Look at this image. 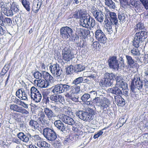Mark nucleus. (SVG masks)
I'll list each match as a JSON object with an SVG mask.
<instances>
[{"instance_id": "nucleus-16", "label": "nucleus", "mask_w": 148, "mask_h": 148, "mask_svg": "<svg viewBox=\"0 0 148 148\" xmlns=\"http://www.w3.org/2000/svg\"><path fill=\"white\" fill-rule=\"evenodd\" d=\"M95 19L98 22L101 23L104 21L105 16L103 12L101 10H98V11L96 12L93 15Z\"/></svg>"}, {"instance_id": "nucleus-42", "label": "nucleus", "mask_w": 148, "mask_h": 148, "mask_svg": "<svg viewBox=\"0 0 148 148\" xmlns=\"http://www.w3.org/2000/svg\"><path fill=\"white\" fill-rule=\"evenodd\" d=\"M21 2L27 11L29 12L30 10V4L29 2L27 0H21Z\"/></svg>"}, {"instance_id": "nucleus-40", "label": "nucleus", "mask_w": 148, "mask_h": 148, "mask_svg": "<svg viewBox=\"0 0 148 148\" xmlns=\"http://www.w3.org/2000/svg\"><path fill=\"white\" fill-rule=\"evenodd\" d=\"M75 72L76 73L80 72L84 70L85 66L81 64H77L74 66Z\"/></svg>"}, {"instance_id": "nucleus-6", "label": "nucleus", "mask_w": 148, "mask_h": 148, "mask_svg": "<svg viewBox=\"0 0 148 148\" xmlns=\"http://www.w3.org/2000/svg\"><path fill=\"white\" fill-rule=\"evenodd\" d=\"M75 114L80 119L85 121L90 122L93 119L92 114L86 111L79 110L76 112Z\"/></svg>"}, {"instance_id": "nucleus-22", "label": "nucleus", "mask_w": 148, "mask_h": 148, "mask_svg": "<svg viewBox=\"0 0 148 148\" xmlns=\"http://www.w3.org/2000/svg\"><path fill=\"white\" fill-rule=\"evenodd\" d=\"M62 84L56 85L52 90V92L56 94L63 93Z\"/></svg>"}, {"instance_id": "nucleus-48", "label": "nucleus", "mask_w": 148, "mask_h": 148, "mask_svg": "<svg viewBox=\"0 0 148 148\" xmlns=\"http://www.w3.org/2000/svg\"><path fill=\"white\" fill-rule=\"evenodd\" d=\"M85 14H84L83 12L78 10L75 12V14L73 15V17L75 18L78 19L82 17Z\"/></svg>"}, {"instance_id": "nucleus-1", "label": "nucleus", "mask_w": 148, "mask_h": 148, "mask_svg": "<svg viewBox=\"0 0 148 148\" xmlns=\"http://www.w3.org/2000/svg\"><path fill=\"white\" fill-rule=\"evenodd\" d=\"M80 25L86 28L89 27L90 30L96 28V23L94 19L89 15L85 16V14L82 16L81 19Z\"/></svg>"}, {"instance_id": "nucleus-53", "label": "nucleus", "mask_w": 148, "mask_h": 148, "mask_svg": "<svg viewBox=\"0 0 148 148\" xmlns=\"http://www.w3.org/2000/svg\"><path fill=\"white\" fill-rule=\"evenodd\" d=\"M33 75L35 78L39 80H41L42 77V73L38 71L33 73Z\"/></svg>"}, {"instance_id": "nucleus-58", "label": "nucleus", "mask_w": 148, "mask_h": 148, "mask_svg": "<svg viewBox=\"0 0 148 148\" xmlns=\"http://www.w3.org/2000/svg\"><path fill=\"white\" fill-rule=\"evenodd\" d=\"M63 143L64 145H69L72 143V141L70 138H66L63 140Z\"/></svg>"}, {"instance_id": "nucleus-55", "label": "nucleus", "mask_w": 148, "mask_h": 148, "mask_svg": "<svg viewBox=\"0 0 148 148\" xmlns=\"http://www.w3.org/2000/svg\"><path fill=\"white\" fill-rule=\"evenodd\" d=\"M78 46L80 47L83 48L86 45V43L85 40L83 39H81L79 42L77 44Z\"/></svg>"}, {"instance_id": "nucleus-31", "label": "nucleus", "mask_w": 148, "mask_h": 148, "mask_svg": "<svg viewBox=\"0 0 148 148\" xmlns=\"http://www.w3.org/2000/svg\"><path fill=\"white\" fill-rule=\"evenodd\" d=\"M105 3L110 9H114L116 8L115 4L112 0H105Z\"/></svg>"}, {"instance_id": "nucleus-17", "label": "nucleus", "mask_w": 148, "mask_h": 148, "mask_svg": "<svg viewBox=\"0 0 148 148\" xmlns=\"http://www.w3.org/2000/svg\"><path fill=\"white\" fill-rule=\"evenodd\" d=\"M44 112L49 120L57 116L56 114L49 108H44Z\"/></svg>"}, {"instance_id": "nucleus-12", "label": "nucleus", "mask_w": 148, "mask_h": 148, "mask_svg": "<svg viewBox=\"0 0 148 148\" xmlns=\"http://www.w3.org/2000/svg\"><path fill=\"white\" fill-rule=\"evenodd\" d=\"M106 13L105 14V16L108 18H110L112 21H113L114 24L117 25L118 24V20L117 18L116 14L114 12H112L107 9H106Z\"/></svg>"}, {"instance_id": "nucleus-23", "label": "nucleus", "mask_w": 148, "mask_h": 148, "mask_svg": "<svg viewBox=\"0 0 148 148\" xmlns=\"http://www.w3.org/2000/svg\"><path fill=\"white\" fill-rule=\"evenodd\" d=\"M100 106L104 110H108V108L110 104V101L107 98H104L102 99Z\"/></svg>"}, {"instance_id": "nucleus-54", "label": "nucleus", "mask_w": 148, "mask_h": 148, "mask_svg": "<svg viewBox=\"0 0 148 148\" xmlns=\"http://www.w3.org/2000/svg\"><path fill=\"white\" fill-rule=\"evenodd\" d=\"M68 83L66 84H62L63 92H66L70 90L71 89V86L68 84Z\"/></svg>"}, {"instance_id": "nucleus-35", "label": "nucleus", "mask_w": 148, "mask_h": 148, "mask_svg": "<svg viewBox=\"0 0 148 148\" xmlns=\"http://www.w3.org/2000/svg\"><path fill=\"white\" fill-rule=\"evenodd\" d=\"M42 98V96L40 91L34 95L33 97H31L32 99L37 103L40 102L41 99Z\"/></svg>"}, {"instance_id": "nucleus-32", "label": "nucleus", "mask_w": 148, "mask_h": 148, "mask_svg": "<svg viewBox=\"0 0 148 148\" xmlns=\"http://www.w3.org/2000/svg\"><path fill=\"white\" fill-rule=\"evenodd\" d=\"M121 78L122 77L120 75L117 76L115 78L116 81V85L120 88H122L123 86L125 85V83L122 81Z\"/></svg>"}, {"instance_id": "nucleus-2", "label": "nucleus", "mask_w": 148, "mask_h": 148, "mask_svg": "<svg viewBox=\"0 0 148 148\" xmlns=\"http://www.w3.org/2000/svg\"><path fill=\"white\" fill-rule=\"evenodd\" d=\"M80 91V88L79 86H73V88H72L70 91L65 94V96L75 102H78L79 101V98L78 94Z\"/></svg>"}, {"instance_id": "nucleus-43", "label": "nucleus", "mask_w": 148, "mask_h": 148, "mask_svg": "<svg viewBox=\"0 0 148 148\" xmlns=\"http://www.w3.org/2000/svg\"><path fill=\"white\" fill-rule=\"evenodd\" d=\"M105 25L107 27H112L114 23L110 18L106 17L104 21Z\"/></svg>"}, {"instance_id": "nucleus-50", "label": "nucleus", "mask_w": 148, "mask_h": 148, "mask_svg": "<svg viewBox=\"0 0 148 148\" xmlns=\"http://www.w3.org/2000/svg\"><path fill=\"white\" fill-rule=\"evenodd\" d=\"M39 91L35 87L33 86L31 87L30 89V96L31 97H33L34 95L38 93Z\"/></svg>"}, {"instance_id": "nucleus-60", "label": "nucleus", "mask_w": 148, "mask_h": 148, "mask_svg": "<svg viewBox=\"0 0 148 148\" xmlns=\"http://www.w3.org/2000/svg\"><path fill=\"white\" fill-rule=\"evenodd\" d=\"M13 119L16 121H19L20 119L19 118L20 114L19 113H14L12 115Z\"/></svg>"}, {"instance_id": "nucleus-28", "label": "nucleus", "mask_w": 148, "mask_h": 148, "mask_svg": "<svg viewBox=\"0 0 148 148\" xmlns=\"http://www.w3.org/2000/svg\"><path fill=\"white\" fill-rule=\"evenodd\" d=\"M126 58L127 64L133 68L135 66L136 63L131 56L129 55H126Z\"/></svg>"}, {"instance_id": "nucleus-49", "label": "nucleus", "mask_w": 148, "mask_h": 148, "mask_svg": "<svg viewBox=\"0 0 148 148\" xmlns=\"http://www.w3.org/2000/svg\"><path fill=\"white\" fill-rule=\"evenodd\" d=\"M142 42L143 41L141 40H138L134 38V40L133 41V45L135 47L138 48L139 47L140 45Z\"/></svg>"}, {"instance_id": "nucleus-5", "label": "nucleus", "mask_w": 148, "mask_h": 148, "mask_svg": "<svg viewBox=\"0 0 148 148\" xmlns=\"http://www.w3.org/2000/svg\"><path fill=\"white\" fill-rule=\"evenodd\" d=\"M49 69L52 74L58 78L63 76V71L59 64L56 63L51 64Z\"/></svg>"}, {"instance_id": "nucleus-45", "label": "nucleus", "mask_w": 148, "mask_h": 148, "mask_svg": "<svg viewBox=\"0 0 148 148\" xmlns=\"http://www.w3.org/2000/svg\"><path fill=\"white\" fill-rule=\"evenodd\" d=\"M10 9L14 12H17L19 11V9L18 8V6L14 2H13L11 5Z\"/></svg>"}, {"instance_id": "nucleus-14", "label": "nucleus", "mask_w": 148, "mask_h": 148, "mask_svg": "<svg viewBox=\"0 0 148 148\" xmlns=\"http://www.w3.org/2000/svg\"><path fill=\"white\" fill-rule=\"evenodd\" d=\"M49 99L52 102L57 104L62 103L64 101V98L62 96L56 94L50 95Z\"/></svg>"}, {"instance_id": "nucleus-18", "label": "nucleus", "mask_w": 148, "mask_h": 148, "mask_svg": "<svg viewBox=\"0 0 148 148\" xmlns=\"http://www.w3.org/2000/svg\"><path fill=\"white\" fill-rule=\"evenodd\" d=\"M16 96L22 100H27V95L25 90L21 88L18 90L16 93Z\"/></svg>"}, {"instance_id": "nucleus-24", "label": "nucleus", "mask_w": 148, "mask_h": 148, "mask_svg": "<svg viewBox=\"0 0 148 148\" xmlns=\"http://www.w3.org/2000/svg\"><path fill=\"white\" fill-rule=\"evenodd\" d=\"M120 88L118 86H116L111 88H109L108 89V91L116 95H120L121 94L122 92L120 89Z\"/></svg>"}, {"instance_id": "nucleus-30", "label": "nucleus", "mask_w": 148, "mask_h": 148, "mask_svg": "<svg viewBox=\"0 0 148 148\" xmlns=\"http://www.w3.org/2000/svg\"><path fill=\"white\" fill-rule=\"evenodd\" d=\"M146 32L145 31H141L138 32H137L135 35L134 38L143 41V37H144L145 35L146 34Z\"/></svg>"}, {"instance_id": "nucleus-37", "label": "nucleus", "mask_w": 148, "mask_h": 148, "mask_svg": "<svg viewBox=\"0 0 148 148\" xmlns=\"http://www.w3.org/2000/svg\"><path fill=\"white\" fill-rule=\"evenodd\" d=\"M53 130V129L48 127H46L43 130L42 134L44 137L46 139L47 137L49 135Z\"/></svg>"}, {"instance_id": "nucleus-7", "label": "nucleus", "mask_w": 148, "mask_h": 148, "mask_svg": "<svg viewBox=\"0 0 148 148\" xmlns=\"http://www.w3.org/2000/svg\"><path fill=\"white\" fill-rule=\"evenodd\" d=\"M72 49L69 46L64 48L62 51V59L66 62L70 61L73 57Z\"/></svg>"}, {"instance_id": "nucleus-41", "label": "nucleus", "mask_w": 148, "mask_h": 148, "mask_svg": "<svg viewBox=\"0 0 148 148\" xmlns=\"http://www.w3.org/2000/svg\"><path fill=\"white\" fill-rule=\"evenodd\" d=\"M126 15L121 11L119 12L118 18L121 23H123L126 21Z\"/></svg>"}, {"instance_id": "nucleus-63", "label": "nucleus", "mask_w": 148, "mask_h": 148, "mask_svg": "<svg viewBox=\"0 0 148 148\" xmlns=\"http://www.w3.org/2000/svg\"><path fill=\"white\" fill-rule=\"evenodd\" d=\"M53 145L55 147H60L61 143L60 141L58 140L55 141Z\"/></svg>"}, {"instance_id": "nucleus-59", "label": "nucleus", "mask_w": 148, "mask_h": 148, "mask_svg": "<svg viewBox=\"0 0 148 148\" xmlns=\"http://www.w3.org/2000/svg\"><path fill=\"white\" fill-rule=\"evenodd\" d=\"M140 1L146 10L148 9V0H140Z\"/></svg>"}, {"instance_id": "nucleus-47", "label": "nucleus", "mask_w": 148, "mask_h": 148, "mask_svg": "<svg viewBox=\"0 0 148 148\" xmlns=\"http://www.w3.org/2000/svg\"><path fill=\"white\" fill-rule=\"evenodd\" d=\"M81 99L84 102L90 101L91 100L90 95L87 93L84 94L82 96Z\"/></svg>"}, {"instance_id": "nucleus-20", "label": "nucleus", "mask_w": 148, "mask_h": 148, "mask_svg": "<svg viewBox=\"0 0 148 148\" xmlns=\"http://www.w3.org/2000/svg\"><path fill=\"white\" fill-rule=\"evenodd\" d=\"M36 81L37 82V85L38 86L41 88H47L51 84L49 82L46 80H35L34 82Z\"/></svg>"}, {"instance_id": "nucleus-4", "label": "nucleus", "mask_w": 148, "mask_h": 148, "mask_svg": "<svg viewBox=\"0 0 148 148\" xmlns=\"http://www.w3.org/2000/svg\"><path fill=\"white\" fill-rule=\"evenodd\" d=\"M130 87L132 91H134L135 88L140 90H142L143 88V81L141 80L139 75L136 74L134 75Z\"/></svg>"}, {"instance_id": "nucleus-44", "label": "nucleus", "mask_w": 148, "mask_h": 148, "mask_svg": "<svg viewBox=\"0 0 148 148\" xmlns=\"http://www.w3.org/2000/svg\"><path fill=\"white\" fill-rule=\"evenodd\" d=\"M83 80L84 79L83 77H79L75 79L72 82V84H74L75 86H73L72 88H73V86L75 87L77 86V85L82 83L83 81Z\"/></svg>"}, {"instance_id": "nucleus-3", "label": "nucleus", "mask_w": 148, "mask_h": 148, "mask_svg": "<svg viewBox=\"0 0 148 148\" xmlns=\"http://www.w3.org/2000/svg\"><path fill=\"white\" fill-rule=\"evenodd\" d=\"M114 75L112 73H106L104 78L101 80L99 82L100 86L103 87L112 86L114 81Z\"/></svg>"}, {"instance_id": "nucleus-51", "label": "nucleus", "mask_w": 148, "mask_h": 148, "mask_svg": "<svg viewBox=\"0 0 148 148\" xmlns=\"http://www.w3.org/2000/svg\"><path fill=\"white\" fill-rule=\"evenodd\" d=\"M144 28V24L141 22H139L138 24H137L135 27V29L136 30H141L142 31Z\"/></svg>"}, {"instance_id": "nucleus-36", "label": "nucleus", "mask_w": 148, "mask_h": 148, "mask_svg": "<svg viewBox=\"0 0 148 148\" xmlns=\"http://www.w3.org/2000/svg\"><path fill=\"white\" fill-rule=\"evenodd\" d=\"M1 10L4 14L8 16H12L13 15V11L10 8L8 10L6 8H3Z\"/></svg>"}, {"instance_id": "nucleus-19", "label": "nucleus", "mask_w": 148, "mask_h": 148, "mask_svg": "<svg viewBox=\"0 0 148 148\" xmlns=\"http://www.w3.org/2000/svg\"><path fill=\"white\" fill-rule=\"evenodd\" d=\"M28 134H30L28 133L25 134L23 132H20L17 134V136L19 139L23 142L27 143L29 141L30 139Z\"/></svg>"}, {"instance_id": "nucleus-25", "label": "nucleus", "mask_w": 148, "mask_h": 148, "mask_svg": "<svg viewBox=\"0 0 148 148\" xmlns=\"http://www.w3.org/2000/svg\"><path fill=\"white\" fill-rule=\"evenodd\" d=\"M114 100L119 106H123L125 105V100L120 96L117 95L115 96Z\"/></svg>"}, {"instance_id": "nucleus-34", "label": "nucleus", "mask_w": 148, "mask_h": 148, "mask_svg": "<svg viewBox=\"0 0 148 148\" xmlns=\"http://www.w3.org/2000/svg\"><path fill=\"white\" fill-rule=\"evenodd\" d=\"M29 125L32 128L34 129H38L40 128V124L36 121L31 119L29 122Z\"/></svg>"}, {"instance_id": "nucleus-21", "label": "nucleus", "mask_w": 148, "mask_h": 148, "mask_svg": "<svg viewBox=\"0 0 148 148\" xmlns=\"http://www.w3.org/2000/svg\"><path fill=\"white\" fill-rule=\"evenodd\" d=\"M54 124L57 129L61 132H63L65 130V127L64 123L61 121L58 120L56 121Z\"/></svg>"}, {"instance_id": "nucleus-56", "label": "nucleus", "mask_w": 148, "mask_h": 148, "mask_svg": "<svg viewBox=\"0 0 148 148\" xmlns=\"http://www.w3.org/2000/svg\"><path fill=\"white\" fill-rule=\"evenodd\" d=\"M131 52L133 55L135 56H138L140 54L139 50L137 49L134 48L131 50Z\"/></svg>"}, {"instance_id": "nucleus-61", "label": "nucleus", "mask_w": 148, "mask_h": 148, "mask_svg": "<svg viewBox=\"0 0 148 148\" xmlns=\"http://www.w3.org/2000/svg\"><path fill=\"white\" fill-rule=\"evenodd\" d=\"M103 133V132L102 130H99L97 133L95 134L93 136V138L95 139L98 138L102 135Z\"/></svg>"}, {"instance_id": "nucleus-62", "label": "nucleus", "mask_w": 148, "mask_h": 148, "mask_svg": "<svg viewBox=\"0 0 148 148\" xmlns=\"http://www.w3.org/2000/svg\"><path fill=\"white\" fill-rule=\"evenodd\" d=\"M84 30L81 28H78L77 30V33L79 34L80 36H84Z\"/></svg>"}, {"instance_id": "nucleus-46", "label": "nucleus", "mask_w": 148, "mask_h": 148, "mask_svg": "<svg viewBox=\"0 0 148 148\" xmlns=\"http://www.w3.org/2000/svg\"><path fill=\"white\" fill-rule=\"evenodd\" d=\"M131 4L136 9L139 8L140 6V3L138 1L136 0H130Z\"/></svg>"}, {"instance_id": "nucleus-10", "label": "nucleus", "mask_w": 148, "mask_h": 148, "mask_svg": "<svg viewBox=\"0 0 148 148\" xmlns=\"http://www.w3.org/2000/svg\"><path fill=\"white\" fill-rule=\"evenodd\" d=\"M108 62L109 66L110 68L114 70H118L119 66L116 57L113 56L110 58L108 60Z\"/></svg>"}, {"instance_id": "nucleus-29", "label": "nucleus", "mask_w": 148, "mask_h": 148, "mask_svg": "<svg viewBox=\"0 0 148 148\" xmlns=\"http://www.w3.org/2000/svg\"><path fill=\"white\" fill-rule=\"evenodd\" d=\"M28 135L29 137L30 140H32L33 141L36 142V143L42 139V138L38 134L32 135L31 134H28Z\"/></svg>"}, {"instance_id": "nucleus-11", "label": "nucleus", "mask_w": 148, "mask_h": 148, "mask_svg": "<svg viewBox=\"0 0 148 148\" xmlns=\"http://www.w3.org/2000/svg\"><path fill=\"white\" fill-rule=\"evenodd\" d=\"M58 116H59L60 119L66 124L71 125L75 124V121L73 119L67 115L62 114L58 115Z\"/></svg>"}, {"instance_id": "nucleus-64", "label": "nucleus", "mask_w": 148, "mask_h": 148, "mask_svg": "<svg viewBox=\"0 0 148 148\" xmlns=\"http://www.w3.org/2000/svg\"><path fill=\"white\" fill-rule=\"evenodd\" d=\"M143 90H147L148 89V81L147 80L143 81Z\"/></svg>"}, {"instance_id": "nucleus-9", "label": "nucleus", "mask_w": 148, "mask_h": 148, "mask_svg": "<svg viewBox=\"0 0 148 148\" xmlns=\"http://www.w3.org/2000/svg\"><path fill=\"white\" fill-rule=\"evenodd\" d=\"M60 32L61 37L63 39H66L70 37L73 31L69 27L66 26L61 28Z\"/></svg>"}, {"instance_id": "nucleus-8", "label": "nucleus", "mask_w": 148, "mask_h": 148, "mask_svg": "<svg viewBox=\"0 0 148 148\" xmlns=\"http://www.w3.org/2000/svg\"><path fill=\"white\" fill-rule=\"evenodd\" d=\"M95 36L99 42L105 44L106 42L107 38L105 34L101 29H97L95 32Z\"/></svg>"}, {"instance_id": "nucleus-13", "label": "nucleus", "mask_w": 148, "mask_h": 148, "mask_svg": "<svg viewBox=\"0 0 148 148\" xmlns=\"http://www.w3.org/2000/svg\"><path fill=\"white\" fill-rule=\"evenodd\" d=\"M10 108L11 110L14 111L22 113L23 114H24L25 115L29 113V112L25 109L16 105H11L10 106Z\"/></svg>"}, {"instance_id": "nucleus-38", "label": "nucleus", "mask_w": 148, "mask_h": 148, "mask_svg": "<svg viewBox=\"0 0 148 148\" xmlns=\"http://www.w3.org/2000/svg\"><path fill=\"white\" fill-rule=\"evenodd\" d=\"M57 138V136L56 132L53 130L51 132L46 139L50 141H53L55 140Z\"/></svg>"}, {"instance_id": "nucleus-33", "label": "nucleus", "mask_w": 148, "mask_h": 148, "mask_svg": "<svg viewBox=\"0 0 148 148\" xmlns=\"http://www.w3.org/2000/svg\"><path fill=\"white\" fill-rule=\"evenodd\" d=\"M42 3V0H38V2L37 4H34L33 5L32 7L33 11L35 12H37L40 9Z\"/></svg>"}, {"instance_id": "nucleus-27", "label": "nucleus", "mask_w": 148, "mask_h": 148, "mask_svg": "<svg viewBox=\"0 0 148 148\" xmlns=\"http://www.w3.org/2000/svg\"><path fill=\"white\" fill-rule=\"evenodd\" d=\"M42 76L46 81H47L51 84L53 82V77L48 72L44 71L43 73Z\"/></svg>"}, {"instance_id": "nucleus-52", "label": "nucleus", "mask_w": 148, "mask_h": 148, "mask_svg": "<svg viewBox=\"0 0 148 148\" xmlns=\"http://www.w3.org/2000/svg\"><path fill=\"white\" fill-rule=\"evenodd\" d=\"M66 73L68 74H71L75 72L74 66L73 65H70L66 69Z\"/></svg>"}, {"instance_id": "nucleus-15", "label": "nucleus", "mask_w": 148, "mask_h": 148, "mask_svg": "<svg viewBox=\"0 0 148 148\" xmlns=\"http://www.w3.org/2000/svg\"><path fill=\"white\" fill-rule=\"evenodd\" d=\"M12 23L11 19L8 18H4L2 14H0V25L5 27L7 25H10Z\"/></svg>"}, {"instance_id": "nucleus-39", "label": "nucleus", "mask_w": 148, "mask_h": 148, "mask_svg": "<svg viewBox=\"0 0 148 148\" xmlns=\"http://www.w3.org/2000/svg\"><path fill=\"white\" fill-rule=\"evenodd\" d=\"M57 138V136L56 132L53 130L51 132L46 139L50 141H53L55 140Z\"/></svg>"}, {"instance_id": "nucleus-26", "label": "nucleus", "mask_w": 148, "mask_h": 148, "mask_svg": "<svg viewBox=\"0 0 148 148\" xmlns=\"http://www.w3.org/2000/svg\"><path fill=\"white\" fill-rule=\"evenodd\" d=\"M37 146L40 148H50V145L47 142L42 139L36 144Z\"/></svg>"}, {"instance_id": "nucleus-57", "label": "nucleus", "mask_w": 148, "mask_h": 148, "mask_svg": "<svg viewBox=\"0 0 148 148\" xmlns=\"http://www.w3.org/2000/svg\"><path fill=\"white\" fill-rule=\"evenodd\" d=\"M102 101V99L98 97L95 98L93 100L94 102L98 106H100Z\"/></svg>"}]
</instances>
